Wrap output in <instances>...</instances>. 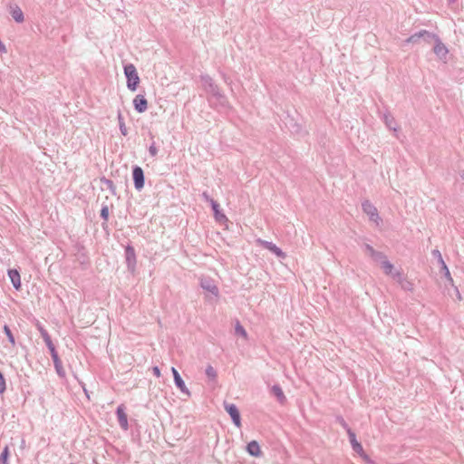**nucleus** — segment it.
I'll return each instance as SVG.
<instances>
[{"label": "nucleus", "instance_id": "nucleus-1", "mask_svg": "<svg viewBox=\"0 0 464 464\" xmlns=\"http://www.w3.org/2000/svg\"><path fill=\"white\" fill-rule=\"evenodd\" d=\"M219 298L218 287L212 281H207L205 279V305L208 304L212 307H215Z\"/></svg>", "mask_w": 464, "mask_h": 464}, {"label": "nucleus", "instance_id": "nucleus-2", "mask_svg": "<svg viewBox=\"0 0 464 464\" xmlns=\"http://www.w3.org/2000/svg\"><path fill=\"white\" fill-rule=\"evenodd\" d=\"M124 74L127 79V88L131 92H135L140 83V77L136 67L132 63L126 64L124 66Z\"/></svg>", "mask_w": 464, "mask_h": 464}, {"label": "nucleus", "instance_id": "nucleus-3", "mask_svg": "<svg viewBox=\"0 0 464 464\" xmlns=\"http://www.w3.org/2000/svg\"><path fill=\"white\" fill-rule=\"evenodd\" d=\"M204 81H205V85L206 84L209 85V88L211 89V92H212L211 97L208 98L209 104L212 106V105H216L217 103H218L221 106H225V104L227 102V98L225 95L220 93L218 87L213 86L212 79L210 77L205 75Z\"/></svg>", "mask_w": 464, "mask_h": 464}, {"label": "nucleus", "instance_id": "nucleus-4", "mask_svg": "<svg viewBox=\"0 0 464 464\" xmlns=\"http://www.w3.org/2000/svg\"><path fill=\"white\" fill-rule=\"evenodd\" d=\"M438 34L429 32L427 30H420L419 32L412 34L411 36H409L404 43L405 44H417L420 41H423L427 44H430L431 41H434V39L437 37Z\"/></svg>", "mask_w": 464, "mask_h": 464}, {"label": "nucleus", "instance_id": "nucleus-5", "mask_svg": "<svg viewBox=\"0 0 464 464\" xmlns=\"http://www.w3.org/2000/svg\"><path fill=\"white\" fill-rule=\"evenodd\" d=\"M205 201L209 202L216 222H218L220 225H224L228 221L223 209L220 208V205L212 198L208 197L206 193Z\"/></svg>", "mask_w": 464, "mask_h": 464}, {"label": "nucleus", "instance_id": "nucleus-6", "mask_svg": "<svg viewBox=\"0 0 464 464\" xmlns=\"http://www.w3.org/2000/svg\"><path fill=\"white\" fill-rule=\"evenodd\" d=\"M362 211L369 217L371 221L376 223V225H379L382 222L378 209L370 200L365 199L362 201Z\"/></svg>", "mask_w": 464, "mask_h": 464}, {"label": "nucleus", "instance_id": "nucleus-7", "mask_svg": "<svg viewBox=\"0 0 464 464\" xmlns=\"http://www.w3.org/2000/svg\"><path fill=\"white\" fill-rule=\"evenodd\" d=\"M224 409L230 416L232 422L237 428L241 427V416L237 406L234 403L224 401Z\"/></svg>", "mask_w": 464, "mask_h": 464}, {"label": "nucleus", "instance_id": "nucleus-8", "mask_svg": "<svg viewBox=\"0 0 464 464\" xmlns=\"http://www.w3.org/2000/svg\"><path fill=\"white\" fill-rule=\"evenodd\" d=\"M433 42H434V46H433L434 53L437 55V57L440 60L446 59L449 50L446 47V45L441 42L440 36L437 35V37L434 39Z\"/></svg>", "mask_w": 464, "mask_h": 464}, {"label": "nucleus", "instance_id": "nucleus-9", "mask_svg": "<svg viewBox=\"0 0 464 464\" xmlns=\"http://www.w3.org/2000/svg\"><path fill=\"white\" fill-rule=\"evenodd\" d=\"M132 178L134 181V187L140 190L144 187L145 178L142 169L139 166H135L132 169Z\"/></svg>", "mask_w": 464, "mask_h": 464}, {"label": "nucleus", "instance_id": "nucleus-10", "mask_svg": "<svg viewBox=\"0 0 464 464\" xmlns=\"http://www.w3.org/2000/svg\"><path fill=\"white\" fill-rule=\"evenodd\" d=\"M125 259L128 269L134 271L136 266V254L133 246L130 245L125 247Z\"/></svg>", "mask_w": 464, "mask_h": 464}, {"label": "nucleus", "instance_id": "nucleus-11", "mask_svg": "<svg viewBox=\"0 0 464 464\" xmlns=\"http://www.w3.org/2000/svg\"><path fill=\"white\" fill-rule=\"evenodd\" d=\"M393 279L401 285L404 291L411 292L413 290V284L404 277L401 271H395Z\"/></svg>", "mask_w": 464, "mask_h": 464}, {"label": "nucleus", "instance_id": "nucleus-12", "mask_svg": "<svg viewBox=\"0 0 464 464\" xmlns=\"http://www.w3.org/2000/svg\"><path fill=\"white\" fill-rule=\"evenodd\" d=\"M134 109L139 112L142 113L148 109V102L143 94H138L133 99Z\"/></svg>", "mask_w": 464, "mask_h": 464}, {"label": "nucleus", "instance_id": "nucleus-13", "mask_svg": "<svg viewBox=\"0 0 464 464\" xmlns=\"http://www.w3.org/2000/svg\"><path fill=\"white\" fill-rule=\"evenodd\" d=\"M260 244L267 250L275 254L277 257L284 258L285 256V254L283 252V250L278 247L276 244L273 242L266 241V240H258Z\"/></svg>", "mask_w": 464, "mask_h": 464}, {"label": "nucleus", "instance_id": "nucleus-14", "mask_svg": "<svg viewBox=\"0 0 464 464\" xmlns=\"http://www.w3.org/2000/svg\"><path fill=\"white\" fill-rule=\"evenodd\" d=\"M171 372H172V374L174 377V382H175V385L177 386V388L179 389V391L182 393H184L186 395H189V392L187 389L185 382L182 380V378H181L180 374L179 373V372L177 371V369L172 367Z\"/></svg>", "mask_w": 464, "mask_h": 464}, {"label": "nucleus", "instance_id": "nucleus-15", "mask_svg": "<svg viewBox=\"0 0 464 464\" xmlns=\"http://www.w3.org/2000/svg\"><path fill=\"white\" fill-rule=\"evenodd\" d=\"M119 424L121 429L127 430L129 428L127 414L125 413L124 406L121 404L116 410Z\"/></svg>", "mask_w": 464, "mask_h": 464}, {"label": "nucleus", "instance_id": "nucleus-16", "mask_svg": "<svg viewBox=\"0 0 464 464\" xmlns=\"http://www.w3.org/2000/svg\"><path fill=\"white\" fill-rule=\"evenodd\" d=\"M349 440L352 446V449L354 452H356L358 455L363 453L364 450L362 446V444L357 440L356 435L353 430H349Z\"/></svg>", "mask_w": 464, "mask_h": 464}, {"label": "nucleus", "instance_id": "nucleus-17", "mask_svg": "<svg viewBox=\"0 0 464 464\" xmlns=\"http://www.w3.org/2000/svg\"><path fill=\"white\" fill-rule=\"evenodd\" d=\"M205 375L208 378L210 389H215L217 387V371L211 365H208L205 369Z\"/></svg>", "mask_w": 464, "mask_h": 464}, {"label": "nucleus", "instance_id": "nucleus-18", "mask_svg": "<svg viewBox=\"0 0 464 464\" xmlns=\"http://www.w3.org/2000/svg\"><path fill=\"white\" fill-rule=\"evenodd\" d=\"M246 452L252 457H260L262 454L260 446L256 440H252L247 443Z\"/></svg>", "mask_w": 464, "mask_h": 464}, {"label": "nucleus", "instance_id": "nucleus-19", "mask_svg": "<svg viewBox=\"0 0 464 464\" xmlns=\"http://www.w3.org/2000/svg\"><path fill=\"white\" fill-rule=\"evenodd\" d=\"M8 276L11 280L13 286L16 290H19L21 287V276H20L19 272L16 269H9Z\"/></svg>", "mask_w": 464, "mask_h": 464}, {"label": "nucleus", "instance_id": "nucleus-20", "mask_svg": "<svg viewBox=\"0 0 464 464\" xmlns=\"http://www.w3.org/2000/svg\"><path fill=\"white\" fill-rule=\"evenodd\" d=\"M271 394L274 395L280 403L286 401V397L279 384H274L270 389Z\"/></svg>", "mask_w": 464, "mask_h": 464}, {"label": "nucleus", "instance_id": "nucleus-21", "mask_svg": "<svg viewBox=\"0 0 464 464\" xmlns=\"http://www.w3.org/2000/svg\"><path fill=\"white\" fill-rule=\"evenodd\" d=\"M10 14L16 23H23L24 16L22 9L18 5L11 6Z\"/></svg>", "mask_w": 464, "mask_h": 464}, {"label": "nucleus", "instance_id": "nucleus-22", "mask_svg": "<svg viewBox=\"0 0 464 464\" xmlns=\"http://www.w3.org/2000/svg\"><path fill=\"white\" fill-rule=\"evenodd\" d=\"M381 266L385 275L391 276L393 278L394 272L397 271L394 269V266L388 260H382Z\"/></svg>", "mask_w": 464, "mask_h": 464}, {"label": "nucleus", "instance_id": "nucleus-23", "mask_svg": "<svg viewBox=\"0 0 464 464\" xmlns=\"http://www.w3.org/2000/svg\"><path fill=\"white\" fill-rule=\"evenodd\" d=\"M52 359H53L54 368L56 370L57 374L61 377L64 376L65 372H64L62 362H61L58 354H53L52 356Z\"/></svg>", "mask_w": 464, "mask_h": 464}, {"label": "nucleus", "instance_id": "nucleus-24", "mask_svg": "<svg viewBox=\"0 0 464 464\" xmlns=\"http://www.w3.org/2000/svg\"><path fill=\"white\" fill-rule=\"evenodd\" d=\"M117 120H118L119 129H120V131H121V135L127 136L128 135V129H127V127L125 125V121H124V118L122 116V113L120 111H118Z\"/></svg>", "mask_w": 464, "mask_h": 464}, {"label": "nucleus", "instance_id": "nucleus-25", "mask_svg": "<svg viewBox=\"0 0 464 464\" xmlns=\"http://www.w3.org/2000/svg\"><path fill=\"white\" fill-rule=\"evenodd\" d=\"M235 334L237 335L242 336L245 339L247 338V333L238 320H237V323L235 325Z\"/></svg>", "mask_w": 464, "mask_h": 464}, {"label": "nucleus", "instance_id": "nucleus-26", "mask_svg": "<svg viewBox=\"0 0 464 464\" xmlns=\"http://www.w3.org/2000/svg\"><path fill=\"white\" fill-rule=\"evenodd\" d=\"M101 182L106 186V188L112 193L116 194V188L112 180L108 179L106 178H102Z\"/></svg>", "mask_w": 464, "mask_h": 464}, {"label": "nucleus", "instance_id": "nucleus-27", "mask_svg": "<svg viewBox=\"0 0 464 464\" xmlns=\"http://www.w3.org/2000/svg\"><path fill=\"white\" fill-rule=\"evenodd\" d=\"M384 122L386 124V126L390 129V130H396V124H395V121H394V118L389 114H385L384 115Z\"/></svg>", "mask_w": 464, "mask_h": 464}, {"label": "nucleus", "instance_id": "nucleus-28", "mask_svg": "<svg viewBox=\"0 0 464 464\" xmlns=\"http://www.w3.org/2000/svg\"><path fill=\"white\" fill-rule=\"evenodd\" d=\"M44 343H45V344H46L47 348H48V349H49V351H50L51 356H53V354H58V353H57V351H56V349H55V346H54V344H53V342H52L51 337H50V338H48V339H46V340H44Z\"/></svg>", "mask_w": 464, "mask_h": 464}, {"label": "nucleus", "instance_id": "nucleus-29", "mask_svg": "<svg viewBox=\"0 0 464 464\" xmlns=\"http://www.w3.org/2000/svg\"><path fill=\"white\" fill-rule=\"evenodd\" d=\"M36 327H37L38 331L40 332V334H41L42 338L44 339V341L51 337L49 335L48 332L46 331V329L40 323H38L36 324Z\"/></svg>", "mask_w": 464, "mask_h": 464}, {"label": "nucleus", "instance_id": "nucleus-30", "mask_svg": "<svg viewBox=\"0 0 464 464\" xmlns=\"http://www.w3.org/2000/svg\"><path fill=\"white\" fill-rule=\"evenodd\" d=\"M336 421L346 430L348 435H349V430H353L342 416H337Z\"/></svg>", "mask_w": 464, "mask_h": 464}, {"label": "nucleus", "instance_id": "nucleus-31", "mask_svg": "<svg viewBox=\"0 0 464 464\" xmlns=\"http://www.w3.org/2000/svg\"><path fill=\"white\" fill-rule=\"evenodd\" d=\"M8 455H9V450H8V447L6 446L1 455H0V464H8L7 463V458H8Z\"/></svg>", "mask_w": 464, "mask_h": 464}, {"label": "nucleus", "instance_id": "nucleus-32", "mask_svg": "<svg viewBox=\"0 0 464 464\" xmlns=\"http://www.w3.org/2000/svg\"><path fill=\"white\" fill-rule=\"evenodd\" d=\"M371 256L375 261H381L382 262V260H386L387 259V256H385L384 253L377 251V250Z\"/></svg>", "mask_w": 464, "mask_h": 464}, {"label": "nucleus", "instance_id": "nucleus-33", "mask_svg": "<svg viewBox=\"0 0 464 464\" xmlns=\"http://www.w3.org/2000/svg\"><path fill=\"white\" fill-rule=\"evenodd\" d=\"M440 268H441V272L444 274V276L447 278V280L450 281V283H452L453 279L450 276V270H449L447 265L443 264Z\"/></svg>", "mask_w": 464, "mask_h": 464}, {"label": "nucleus", "instance_id": "nucleus-34", "mask_svg": "<svg viewBox=\"0 0 464 464\" xmlns=\"http://www.w3.org/2000/svg\"><path fill=\"white\" fill-rule=\"evenodd\" d=\"M101 217L104 221H107L109 218V208L107 205H103L101 209Z\"/></svg>", "mask_w": 464, "mask_h": 464}, {"label": "nucleus", "instance_id": "nucleus-35", "mask_svg": "<svg viewBox=\"0 0 464 464\" xmlns=\"http://www.w3.org/2000/svg\"><path fill=\"white\" fill-rule=\"evenodd\" d=\"M359 456L362 459L365 464H377L369 457V455L365 453V451H363V453L360 454Z\"/></svg>", "mask_w": 464, "mask_h": 464}, {"label": "nucleus", "instance_id": "nucleus-36", "mask_svg": "<svg viewBox=\"0 0 464 464\" xmlns=\"http://www.w3.org/2000/svg\"><path fill=\"white\" fill-rule=\"evenodd\" d=\"M4 330H5V334L7 335L8 340L10 341V343H11L12 344H14V335H13V334H12V332H11L10 328H9L8 326H6V325H5V328H4Z\"/></svg>", "mask_w": 464, "mask_h": 464}, {"label": "nucleus", "instance_id": "nucleus-37", "mask_svg": "<svg viewBox=\"0 0 464 464\" xmlns=\"http://www.w3.org/2000/svg\"><path fill=\"white\" fill-rule=\"evenodd\" d=\"M5 389H6L5 380L2 372H0V394L4 393Z\"/></svg>", "mask_w": 464, "mask_h": 464}, {"label": "nucleus", "instance_id": "nucleus-38", "mask_svg": "<svg viewBox=\"0 0 464 464\" xmlns=\"http://www.w3.org/2000/svg\"><path fill=\"white\" fill-rule=\"evenodd\" d=\"M149 153L151 157H155L158 154V149L155 145V142L149 147Z\"/></svg>", "mask_w": 464, "mask_h": 464}, {"label": "nucleus", "instance_id": "nucleus-39", "mask_svg": "<svg viewBox=\"0 0 464 464\" xmlns=\"http://www.w3.org/2000/svg\"><path fill=\"white\" fill-rule=\"evenodd\" d=\"M366 251L372 256L376 250L369 244L365 245Z\"/></svg>", "mask_w": 464, "mask_h": 464}, {"label": "nucleus", "instance_id": "nucleus-40", "mask_svg": "<svg viewBox=\"0 0 464 464\" xmlns=\"http://www.w3.org/2000/svg\"><path fill=\"white\" fill-rule=\"evenodd\" d=\"M152 372L156 377H160V370L158 366L152 367Z\"/></svg>", "mask_w": 464, "mask_h": 464}, {"label": "nucleus", "instance_id": "nucleus-41", "mask_svg": "<svg viewBox=\"0 0 464 464\" xmlns=\"http://www.w3.org/2000/svg\"><path fill=\"white\" fill-rule=\"evenodd\" d=\"M432 256L437 259H441V253L438 249L432 250Z\"/></svg>", "mask_w": 464, "mask_h": 464}, {"label": "nucleus", "instance_id": "nucleus-42", "mask_svg": "<svg viewBox=\"0 0 464 464\" xmlns=\"http://www.w3.org/2000/svg\"><path fill=\"white\" fill-rule=\"evenodd\" d=\"M0 52L6 53V47L1 41H0Z\"/></svg>", "mask_w": 464, "mask_h": 464}, {"label": "nucleus", "instance_id": "nucleus-43", "mask_svg": "<svg viewBox=\"0 0 464 464\" xmlns=\"http://www.w3.org/2000/svg\"><path fill=\"white\" fill-rule=\"evenodd\" d=\"M438 261H439V263H440V266H441L443 264H446V263L444 262V260H443V257H442V256H441V259H438Z\"/></svg>", "mask_w": 464, "mask_h": 464}, {"label": "nucleus", "instance_id": "nucleus-44", "mask_svg": "<svg viewBox=\"0 0 464 464\" xmlns=\"http://www.w3.org/2000/svg\"><path fill=\"white\" fill-rule=\"evenodd\" d=\"M456 292H457V297H458V299H459V300H461V295H460V294H459V290H458L457 288H456Z\"/></svg>", "mask_w": 464, "mask_h": 464}, {"label": "nucleus", "instance_id": "nucleus-45", "mask_svg": "<svg viewBox=\"0 0 464 464\" xmlns=\"http://www.w3.org/2000/svg\"><path fill=\"white\" fill-rule=\"evenodd\" d=\"M199 285H200L201 287H203V279L199 280Z\"/></svg>", "mask_w": 464, "mask_h": 464}, {"label": "nucleus", "instance_id": "nucleus-46", "mask_svg": "<svg viewBox=\"0 0 464 464\" xmlns=\"http://www.w3.org/2000/svg\"><path fill=\"white\" fill-rule=\"evenodd\" d=\"M460 178L464 179V171L460 174Z\"/></svg>", "mask_w": 464, "mask_h": 464}, {"label": "nucleus", "instance_id": "nucleus-47", "mask_svg": "<svg viewBox=\"0 0 464 464\" xmlns=\"http://www.w3.org/2000/svg\"><path fill=\"white\" fill-rule=\"evenodd\" d=\"M449 1H450V2H451V3H453V2H455L456 0H449Z\"/></svg>", "mask_w": 464, "mask_h": 464}]
</instances>
